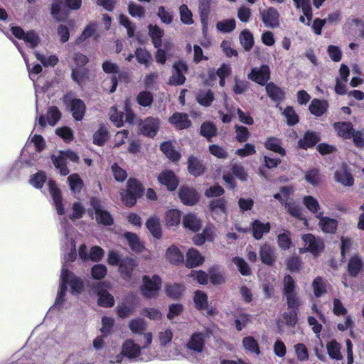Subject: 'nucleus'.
Masks as SVG:
<instances>
[{
	"instance_id": "56",
	"label": "nucleus",
	"mask_w": 364,
	"mask_h": 364,
	"mask_svg": "<svg viewBox=\"0 0 364 364\" xmlns=\"http://www.w3.org/2000/svg\"><path fill=\"white\" fill-rule=\"evenodd\" d=\"M97 24L95 22L88 23L82 31L81 36L77 38V41L79 43L87 40L89 38L95 36L97 33Z\"/></svg>"
},
{
	"instance_id": "4",
	"label": "nucleus",
	"mask_w": 364,
	"mask_h": 364,
	"mask_svg": "<svg viewBox=\"0 0 364 364\" xmlns=\"http://www.w3.org/2000/svg\"><path fill=\"white\" fill-rule=\"evenodd\" d=\"M81 0H54L51 6V14L57 21H63L68 16L67 7L76 10L81 6Z\"/></svg>"
},
{
	"instance_id": "64",
	"label": "nucleus",
	"mask_w": 364,
	"mask_h": 364,
	"mask_svg": "<svg viewBox=\"0 0 364 364\" xmlns=\"http://www.w3.org/2000/svg\"><path fill=\"white\" fill-rule=\"evenodd\" d=\"M36 58L45 66H54L58 62V58L55 55L46 56L43 54H41L38 52L35 53Z\"/></svg>"
},
{
	"instance_id": "26",
	"label": "nucleus",
	"mask_w": 364,
	"mask_h": 364,
	"mask_svg": "<svg viewBox=\"0 0 364 364\" xmlns=\"http://www.w3.org/2000/svg\"><path fill=\"white\" fill-rule=\"evenodd\" d=\"M182 223L186 229L194 232H198L202 226L201 220L193 213H187L184 215L182 219Z\"/></svg>"
},
{
	"instance_id": "49",
	"label": "nucleus",
	"mask_w": 364,
	"mask_h": 364,
	"mask_svg": "<svg viewBox=\"0 0 364 364\" xmlns=\"http://www.w3.org/2000/svg\"><path fill=\"white\" fill-rule=\"evenodd\" d=\"M149 29L155 48H160L162 44L161 38L164 36V31L157 26H149Z\"/></svg>"
},
{
	"instance_id": "24",
	"label": "nucleus",
	"mask_w": 364,
	"mask_h": 364,
	"mask_svg": "<svg viewBox=\"0 0 364 364\" xmlns=\"http://www.w3.org/2000/svg\"><path fill=\"white\" fill-rule=\"evenodd\" d=\"M179 198L184 205H193L198 200V194L193 189L188 187H181L179 190Z\"/></svg>"
},
{
	"instance_id": "54",
	"label": "nucleus",
	"mask_w": 364,
	"mask_h": 364,
	"mask_svg": "<svg viewBox=\"0 0 364 364\" xmlns=\"http://www.w3.org/2000/svg\"><path fill=\"white\" fill-rule=\"evenodd\" d=\"M327 350L332 359L341 360L343 356L341 353V346L336 341H331L327 344Z\"/></svg>"
},
{
	"instance_id": "63",
	"label": "nucleus",
	"mask_w": 364,
	"mask_h": 364,
	"mask_svg": "<svg viewBox=\"0 0 364 364\" xmlns=\"http://www.w3.org/2000/svg\"><path fill=\"white\" fill-rule=\"evenodd\" d=\"M179 14L183 23L191 25L193 23V14L186 4L179 7Z\"/></svg>"
},
{
	"instance_id": "6",
	"label": "nucleus",
	"mask_w": 364,
	"mask_h": 364,
	"mask_svg": "<svg viewBox=\"0 0 364 364\" xmlns=\"http://www.w3.org/2000/svg\"><path fill=\"white\" fill-rule=\"evenodd\" d=\"M78 159V156L70 150L65 151H59L52 156L53 164L62 176H66L69 173V170L67 167L68 160L76 162Z\"/></svg>"
},
{
	"instance_id": "28",
	"label": "nucleus",
	"mask_w": 364,
	"mask_h": 364,
	"mask_svg": "<svg viewBox=\"0 0 364 364\" xmlns=\"http://www.w3.org/2000/svg\"><path fill=\"white\" fill-rule=\"evenodd\" d=\"M205 261L204 257L196 249L191 248L186 253V266L192 268L202 264Z\"/></svg>"
},
{
	"instance_id": "30",
	"label": "nucleus",
	"mask_w": 364,
	"mask_h": 364,
	"mask_svg": "<svg viewBox=\"0 0 364 364\" xmlns=\"http://www.w3.org/2000/svg\"><path fill=\"white\" fill-rule=\"evenodd\" d=\"M157 357L164 360H180L183 355L178 346H174L172 348L168 346L161 349L160 353L157 352Z\"/></svg>"
},
{
	"instance_id": "2",
	"label": "nucleus",
	"mask_w": 364,
	"mask_h": 364,
	"mask_svg": "<svg viewBox=\"0 0 364 364\" xmlns=\"http://www.w3.org/2000/svg\"><path fill=\"white\" fill-rule=\"evenodd\" d=\"M68 286L70 287L72 294L77 295L83 291L84 282L80 277L70 272L67 269L66 264H63L60 276V290L55 303L58 309H68L70 306L65 297Z\"/></svg>"
},
{
	"instance_id": "50",
	"label": "nucleus",
	"mask_w": 364,
	"mask_h": 364,
	"mask_svg": "<svg viewBox=\"0 0 364 364\" xmlns=\"http://www.w3.org/2000/svg\"><path fill=\"white\" fill-rule=\"evenodd\" d=\"M161 150L172 161H177L181 157V154L173 149L170 142H164L161 144Z\"/></svg>"
},
{
	"instance_id": "27",
	"label": "nucleus",
	"mask_w": 364,
	"mask_h": 364,
	"mask_svg": "<svg viewBox=\"0 0 364 364\" xmlns=\"http://www.w3.org/2000/svg\"><path fill=\"white\" fill-rule=\"evenodd\" d=\"M259 256L262 262L267 265H272L277 258L275 250L268 244L260 247Z\"/></svg>"
},
{
	"instance_id": "13",
	"label": "nucleus",
	"mask_w": 364,
	"mask_h": 364,
	"mask_svg": "<svg viewBox=\"0 0 364 364\" xmlns=\"http://www.w3.org/2000/svg\"><path fill=\"white\" fill-rule=\"evenodd\" d=\"M305 251H309L315 257L318 256L323 249V242L312 234H306L302 237Z\"/></svg>"
},
{
	"instance_id": "22",
	"label": "nucleus",
	"mask_w": 364,
	"mask_h": 364,
	"mask_svg": "<svg viewBox=\"0 0 364 364\" xmlns=\"http://www.w3.org/2000/svg\"><path fill=\"white\" fill-rule=\"evenodd\" d=\"M48 186L49 188V193L53 198V203L55 206V209L58 213L60 215H64L65 210L62 204V198L59 188L51 180L48 181Z\"/></svg>"
},
{
	"instance_id": "36",
	"label": "nucleus",
	"mask_w": 364,
	"mask_h": 364,
	"mask_svg": "<svg viewBox=\"0 0 364 364\" xmlns=\"http://www.w3.org/2000/svg\"><path fill=\"white\" fill-rule=\"evenodd\" d=\"M146 226L154 237L159 239L161 237V226L158 217H150L146 222Z\"/></svg>"
},
{
	"instance_id": "46",
	"label": "nucleus",
	"mask_w": 364,
	"mask_h": 364,
	"mask_svg": "<svg viewBox=\"0 0 364 364\" xmlns=\"http://www.w3.org/2000/svg\"><path fill=\"white\" fill-rule=\"evenodd\" d=\"M266 91L268 96L275 102H280L284 99V92L272 82L266 85Z\"/></svg>"
},
{
	"instance_id": "33",
	"label": "nucleus",
	"mask_w": 364,
	"mask_h": 364,
	"mask_svg": "<svg viewBox=\"0 0 364 364\" xmlns=\"http://www.w3.org/2000/svg\"><path fill=\"white\" fill-rule=\"evenodd\" d=\"M124 237L127 240L128 245L132 251L136 253H141L145 250L144 244L140 241L136 234L127 232L124 233Z\"/></svg>"
},
{
	"instance_id": "55",
	"label": "nucleus",
	"mask_w": 364,
	"mask_h": 364,
	"mask_svg": "<svg viewBox=\"0 0 364 364\" xmlns=\"http://www.w3.org/2000/svg\"><path fill=\"white\" fill-rule=\"evenodd\" d=\"M71 69L72 79L79 85H81L82 82H84L87 75L86 68H77L74 67V65H71Z\"/></svg>"
},
{
	"instance_id": "12",
	"label": "nucleus",
	"mask_w": 364,
	"mask_h": 364,
	"mask_svg": "<svg viewBox=\"0 0 364 364\" xmlns=\"http://www.w3.org/2000/svg\"><path fill=\"white\" fill-rule=\"evenodd\" d=\"M11 31L14 36L19 39H23L31 48L36 47L40 42L39 37L34 31L25 33L20 27H12Z\"/></svg>"
},
{
	"instance_id": "62",
	"label": "nucleus",
	"mask_w": 364,
	"mask_h": 364,
	"mask_svg": "<svg viewBox=\"0 0 364 364\" xmlns=\"http://www.w3.org/2000/svg\"><path fill=\"white\" fill-rule=\"evenodd\" d=\"M216 28L218 31L222 33H230L235 28V21L231 18L218 21L216 24Z\"/></svg>"
},
{
	"instance_id": "58",
	"label": "nucleus",
	"mask_w": 364,
	"mask_h": 364,
	"mask_svg": "<svg viewBox=\"0 0 364 364\" xmlns=\"http://www.w3.org/2000/svg\"><path fill=\"white\" fill-rule=\"evenodd\" d=\"M68 181L70 185V190L73 193H79L82 188V181L80 176L77 173L71 174L68 176Z\"/></svg>"
},
{
	"instance_id": "10",
	"label": "nucleus",
	"mask_w": 364,
	"mask_h": 364,
	"mask_svg": "<svg viewBox=\"0 0 364 364\" xmlns=\"http://www.w3.org/2000/svg\"><path fill=\"white\" fill-rule=\"evenodd\" d=\"M173 72L169 78L168 83L171 85H181L186 81L185 74L187 73L188 66L183 61L176 62L173 65Z\"/></svg>"
},
{
	"instance_id": "39",
	"label": "nucleus",
	"mask_w": 364,
	"mask_h": 364,
	"mask_svg": "<svg viewBox=\"0 0 364 364\" xmlns=\"http://www.w3.org/2000/svg\"><path fill=\"white\" fill-rule=\"evenodd\" d=\"M173 333L170 328H161L157 333V340L161 349L167 347L172 341Z\"/></svg>"
},
{
	"instance_id": "51",
	"label": "nucleus",
	"mask_w": 364,
	"mask_h": 364,
	"mask_svg": "<svg viewBox=\"0 0 364 364\" xmlns=\"http://www.w3.org/2000/svg\"><path fill=\"white\" fill-rule=\"evenodd\" d=\"M242 346L245 350L250 353H254L256 355H259L260 353L259 347L257 341L251 336L244 338L242 341Z\"/></svg>"
},
{
	"instance_id": "43",
	"label": "nucleus",
	"mask_w": 364,
	"mask_h": 364,
	"mask_svg": "<svg viewBox=\"0 0 364 364\" xmlns=\"http://www.w3.org/2000/svg\"><path fill=\"white\" fill-rule=\"evenodd\" d=\"M205 171L204 166L201 162L194 156H190L188 159V171L194 176H198L203 173Z\"/></svg>"
},
{
	"instance_id": "23",
	"label": "nucleus",
	"mask_w": 364,
	"mask_h": 364,
	"mask_svg": "<svg viewBox=\"0 0 364 364\" xmlns=\"http://www.w3.org/2000/svg\"><path fill=\"white\" fill-rule=\"evenodd\" d=\"M158 181L169 191H174L178 185V179L171 171H162L158 176Z\"/></svg>"
},
{
	"instance_id": "15",
	"label": "nucleus",
	"mask_w": 364,
	"mask_h": 364,
	"mask_svg": "<svg viewBox=\"0 0 364 364\" xmlns=\"http://www.w3.org/2000/svg\"><path fill=\"white\" fill-rule=\"evenodd\" d=\"M194 303L196 307L205 312L207 315L212 316L215 314L216 309L208 305L207 294L200 290H197L194 294Z\"/></svg>"
},
{
	"instance_id": "16",
	"label": "nucleus",
	"mask_w": 364,
	"mask_h": 364,
	"mask_svg": "<svg viewBox=\"0 0 364 364\" xmlns=\"http://www.w3.org/2000/svg\"><path fill=\"white\" fill-rule=\"evenodd\" d=\"M270 77V70L268 65H262L259 68H254L248 74V78L259 84L264 85Z\"/></svg>"
},
{
	"instance_id": "47",
	"label": "nucleus",
	"mask_w": 364,
	"mask_h": 364,
	"mask_svg": "<svg viewBox=\"0 0 364 364\" xmlns=\"http://www.w3.org/2000/svg\"><path fill=\"white\" fill-rule=\"evenodd\" d=\"M286 208L287 209L288 213L292 215L293 217L304 220V224L305 226H307V220L304 218L302 210L301 207L299 205V204L296 203H286Z\"/></svg>"
},
{
	"instance_id": "8",
	"label": "nucleus",
	"mask_w": 364,
	"mask_h": 364,
	"mask_svg": "<svg viewBox=\"0 0 364 364\" xmlns=\"http://www.w3.org/2000/svg\"><path fill=\"white\" fill-rule=\"evenodd\" d=\"M75 234L71 229H65L63 239V252L65 262H73L76 259Z\"/></svg>"
},
{
	"instance_id": "60",
	"label": "nucleus",
	"mask_w": 364,
	"mask_h": 364,
	"mask_svg": "<svg viewBox=\"0 0 364 364\" xmlns=\"http://www.w3.org/2000/svg\"><path fill=\"white\" fill-rule=\"evenodd\" d=\"M47 176L43 171H38L36 174L31 176L29 183L36 188H41L46 181Z\"/></svg>"
},
{
	"instance_id": "5",
	"label": "nucleus",
	"mask_w": 364,
	"mask_h": 364,
	"mask_svg": "<svg viewBox=\"0 0 364 364\" xmlns=\"http://www.w3.org/2000/svg\"><path fill=\"white\" fill-rule=\"evenodd\" d=\"M143 192L142 185L134 178H129L127 181V189L120 192L123 203L129 207L133 206L136 199L141 197Z\"/></svg>"
},
{
	"instance_id": "19",
	"label": "nucleus",
	"mask_w": 364,
	"mask_h": 364,
	"mask_svg": "<svg viewBox=\"0 0 364 364\" xmlns=\"http://www.w3.org/2000/svg\"><path fill=\"white\" fill-rule=\"evenodd\" d=\"M211 214L215 220L225 219L227 215L226 200L223 198L213 200L210 203Z\"/></svg>"
},
{
	"instance_id": "29",
	"label": "nucleus",
	"mask_w": 364,
	"mask_h": 364,
	"mask_svg": "<svg viewBox=\"0 0 364 364\" xmlns=\"http://www.w3.org/2000/svg\"><path fill=\"white\" fill-rule=\"evenodd\" d=\"M128 327L133 334L139 335V336L138 338H142V334L147 332L146 329L148 325L144 319L136 318L129 321Z\"/></svg>"
},
{
	"instance_id": "11",
	"label": "nucleus",
	"mask_w": 364,
	"mask_h": 364,
	"mask_svg": "<svg viewBox=\"0 0 364 364\" xmlns=\"http://www.w3.org/2000/svg\"><path fill=\"white\" fill-rule=\"evenodd\" d=\"M90 205L94 208L97 223L105 225H109L113 223L112 215L103 208L101 202L97 198H92Z\"/></svg>"
},
{
	"instance_id": "48",
	"label": "nucleus",
	"mask_w": 364,
	"mask_h": 364,
	"mask_svg": "<svg viewBox=\"0 0 364 364\" xmlns=\"http://www.w3.org/2000/svg\"><path fill=\"white\" fill-rule=\"evenodd\" d=\"M264 146L266 149L278 153L282 156L285 155V150L281 146V141L277 138H268L264 143Z\"/></svg>"
},
{
	"instance_id": "14",
	"label": "nucleus",
	"mask_w": 364,
	"mask_h": 364,
	"mask_svg": "<svg viewBox=\"0 0 364 364\" xmlns=\"http://www.w3.org/2000/svg\"><path fill=\"white\" fill-rule=\"evenodd\" d=\"M263 23L266 27L274 28L279 26V14L274 8L270 7L267 9L260 10Z\"/></svg>"
},
{
	"instance_id": "40",
	"label": "nucleus",
	"mask_w": 364,
	"mask_h": 364,
	"mask_svg": "<svg viewBox=\"0 0 364 364\" xmlns=\"http://www.w3.org/2000/svg\"><path fill=\"white\" fill-rule=\"evenodd\" d=\"M312 288L314 295L321 297L328 291L329 285L323 278L317 277L312 282Z\"/></svg>"
},
{
	"instance_id": "17",
	"label": "nucleus",
	"mask_w": 364,
	"mask_h": 364,
	"mask_svg": "<svg viewBox=\"0 0 364 364\" xmlns=\"http://www.w3.org/2000/svg\"><path fill=\"white\" fill-rule=\"evenodd\" d=\"M316 218L318 219V226L324 233L334 234L338 228V221L329 217L323 216V213L316 215Z\"/></svg>"
},
{
	"instance_id": "53",
	"label": "nucleus",
	"mask_w": 364,
	"mask_h": 364,
	"mask_svg": "<svg viewBox=\"0 0 364 364\" xmlns=\"http://www.w3.org/2000/svg\"><path fill=\"white\" fill-rule=\"evenodd\" d=\"M209 278L210 282L213 284H221L225 282L223 272L218 267L210 268Z\"/></svg>"
},
{
	"instance_id": "31",
	"label": "nucleus",
	"mask_w": 364,
	"mask_h": 364,
	"mask_svg": "<svg viewBox=\"0 0 364 364\" xmlns=\"http://www.w3.org/2000/svg\"><path fill=\"white\" fill-rule=\"evenodd\" d=\"M181 220V212L176 208L166 210L164 218L166 225L171 228L178 227Z\"/></svg>"
},
{
	"instance_id": "7",
	"label": "nucleus",
	"mask_w": 364,
	"mask_h": 364,
	"mask_svg": "<svg viewBox=\"0 0 364 364\" xmlns=\"http://www.w3.org/2000/svg\"><path fill=\"white\" fill-rule=\"evenodd\" d=\"M161 287V279L156 274L144 275L142 277V284L140 287L141 294L146 298L156 296Z\"/></svg>"
},
{
	"instance_id": "45",
	"label": "nucleus",
	"mask_w": 364,
	"mask_h": 364,
	"mask_svg": "<svg viewBox=\"0 0 364 364\" xmlns=\"http://www.w3.org/2000/svg\"><path fill=\"white\" fill-rule=\"evenodd\" d=\"M319 140L318 134L315 132H306L303 139L299 141V145L303 149L314 146Z\"/></svg>"
},
{
	"instance_id": "42",
	"label": "nucleus",
	"mask_w": 364,
	"mask_h": 364,
	"mask_svg": "<svg viewBox=\"0 0 364 364\" xmlns=\"http://www.w3.org/2000/svg\"><path fill=\"white\" fill-rule=\"evenodd\" d=\"M196 100L200 105L209 107L214 100V94L210 90H200L196 95Z\"/></svg>"
},
{
	"instance_id": "35",
	"label": "nucleus",
	"mask_w": 364,
	"mask_h": 364,
	"mask_svg": "<svg viewBox=\"0 0 364 364\" xmlns=\"http://www.w3.org/2000/svg\"><path fill=\"white\" fill-rule=\"evenodd\" d=\"M169 122L179 129L188 128L191 125L188 115L182 113H174L169 118Z\"/></svg>"
},
{
	"instance_id": "21",
	"label": "nucleus",
	"mask_w": 364,
	"mask_h": 364,
	"mask_svg": "<svg viewBox=\"0 0 364 364\" xmlns=\"http://www.w3.org/2000/svg\"><path fill=\"white\" fill-rule=\"evenodd\" d=\"M160 122L158 119L148 117L140 124V130L144 135L154 137L159 128Z\"/></svg>"
},
{
	"instance_id": "18",
	"label": "nucleus",
	"mask_w": 364,
	"mask_h": 364,
	"mask_svg": "<svg viewBox=\"0 0 364 364\" xmlns=\"http://www.w3.org/2000/svg\"><path fill=\"white\" fill-rule=\"evenodd\" d=\"M205 335L203 333H193L186 343V348L195 353H200L204 350Z\"/></svg>"
},
{
	"instance_id": "57",
	"label": "nucleus",
	"mask_w": 364,
	"mask_h": 364,
	"mask_svg": "<svg viewBox=\"0 0 364 364\" xmlns=\"http://www.w3.org/2000/svg\"><path fill=\"white\" fill-rule=\"evenodd\" d=\"M240 43L246 50H250L254 45L252 34L247 30L241 32L240 35Z\"/></svg>"
},
{
	"instance_id": "61",
	"label": "nucleus",
	"mask_w": 364,
	"mask_h": 364,
	"mask_svg": "<svg viewBox=\"0 0 364 364\" xmlns=\"http://www.w3.org/2000/svg\"><path fill=\"white\" fill-rule=\"evenodd\" d=\"M277 242L279 247L282 250L289 249L291 245V234L289 231L284 230L282 233L277 235Z\"/></svg>"
},
{
	"instance_id": "9",
	"label": "nucleus",
	"mask_w": 364,
	"mask_h": 364,
	"mask_svg": "<svg viewBox=\"0 0 364 364\" xmlns=\"http://www.w3.org/2000/svg\"><path fill=\"white\" fill-rule=\"evenodd\" d=\"M111 288V283L107 281L98 282L93 287V291L98 296L97 304L103 307H112L114 304V299L107 289Z\"/></svg>"
},
{
	"instance_id": "3",
	"label": "nucleus",
	"mask_w": 364,
	"mask_h": 364,
	"mask_svg": "<svg viewBox=\"0 0 364 364\" xmlns=\"http://www.w3.org/2000/svg\"><path fill=\"white\" fill-rule=\"evenodd\" d=\"M45 145L44 139L41 135L35 134L22 150L21 161L27 166H33Z\"/></svg>"
},
{
	"instance_id": "1",
	"label": "nucleus",
	"mask_w": 364,
	"mask_h": 364,
	"mask_svg": "<svg viewBox=\"0 0 364 364\" xmlns=\"http://www.w3.org/2000/svg\"><path fill=\"white\" fill-rule=\"evenodd\" d=\"M152 332L142 334V338H127L121 346V351L116 355L110 353L104 357L100 364H123L125 360L148 362L156 358L157 350L153 346Z\"/></svg>"
},
{
	"instance_id": "32",
	"label": "nucleus",
	"mask_w": 364,
	"mask_h": 364,
	"mask_svg": "<svg viewBox=\"0 0 364 364\" xmlns=\"http://www.w3.org/2000/svg\"><path fill=\"white\" fill-rule=\"evenodd\" d=\"M335 179L337 182L346 186H351L354 182L352 174L345 166L339 168L336 171Z\"/></svg>"
},
{
	"instance_id": "34",
	"label": "nucleus",
	"mask_w": 364,
	"mask_h": 364,
	"mask_svg": "<svg viewBox=\"0 0 364 364\" xmlns=\"http://www.w3.org/2000/svg\"><path fill=\"white\" fill-rule=\"evenodd\" d=\"M253 237L256 240H260L264 234H267L270 230L269 223H262L259 220H255L252 223Z\"/></svg>"
},
{
	"instance_id": "52",
	"label": "nucleus",
	"mask_w": 364,
	"mask_h": 364,
	"mask_svg": "<svg viewBox=\"0 0 364 364\" xmlns=\"http://www.w3.org/2000/svg\"><path fill=\"white\" fill-rule=\"evenodd\" d=\"M303 203L305 207L313 214L317 215L320 212V205L318 201L311 196H306L303 198Z\"/></svg>"
},
{
	"instance_id": "59",
	"label": "nucleus",
	"mask_w": 364,
	"mask_h": 364,
	"mask_svg": "<svg viewBox=\"0 0 364 364\" xmlns=\"http://www.w3.org/2000/svg\"><path fill=\"white\" fill-rule=\"evenodd\" d=\"M135 56L137 61L140 64L144 65L146 67H149L151 60V55L149 52L141 48H137L135 51Z\"/></svg>"
},
{
	"instance_id": "41",
	"label": "nucleus",
	"mask_w": 364,
	"mask_h": 364,
	"mask_svg": "<svg viewBox=\"0 0 364 364\" xmlns=\"http://www.w3.org/2000/svg\"><path fill=\"white\" fill-rule=\"evenodd\" d=\"M296 9H301L303 14L306 16L307 23H309L313 16V12L309 0H293Z\"/></svg>"
},
{
	"instance_id": "20",
	"label": "nucleus",
	"mask_w": 364,
	"mask_h": 364,
	"mask_svg": "<svg viewBox=\"0 0 364 364\" xmlns=\"http://www.w3.org/2000/svg\"><path fill=\"white\" fill-rule=\"evenodd\" d=\"M136 267V262L133 258H124L121 259L119 265V272H120L122 278L126 281H130L132 275V272Z\"/></svg>"
},
{
	"instance_id": "25",
	"label": "nucleus",
	"mask_w": 364,
	"mask_h": 364,
	"mask_svg": "<svg viewBox=\"0 0 364 364\" xmlns=\"http://www.w3.org/2000/svg\"><path fill=\"white\" fill-rule=\"evenodd\" d=\"M166 259L171 264L176 265L183 262L184 257L180 249L175 245L169 246L165 252Z\"/></svg>"
},
{
	"instance_id": "38",
	"label": "nucleus",
	"mask_w": 364,
	"mask_h": 364,
	"mask_svg": "<svg viewBox=\"0 0 364 364\" xmlns=\"http://www.w3.org/2000/svg\"><path fill=\"white\" fill-rule=\"evenodd\" d=\"M334 128L338 135L345 139H351L354 129L350 122H337L334 124Z\"/></svg>"
},
{
	"instance_id": "44",
	"label": "nucleus",
	"mask_w": 364,
	"mask_h": 364,
	"mask_svg": "<svg viewBox=\"0 0 364 364\" xmlns=\"http://www.w3.org/2000/svg\"><path fill=\"white\" fill-rule=\"evenodd\" d=\"M328 107V103L326 100L314 99L309 105V110L312 114L316 116L322 115Z\"/></svg>"
},
{
	"instance_id": "37",
	"label": "nucleus",
	"mask_w": 364,
	"mask_h": 364,
	"mask_svg": "<svg viewBox=\"0 0 364 364\" xmlns=\"http://www.w3.org/2000/svg\"><path fill=\"white\" fill-rule=\"evenodd\" d=\"M70 109L73 117L76 120H81L85 112V105L79 99H73L70 102Z\"/></svg>"
}]
</instances>
